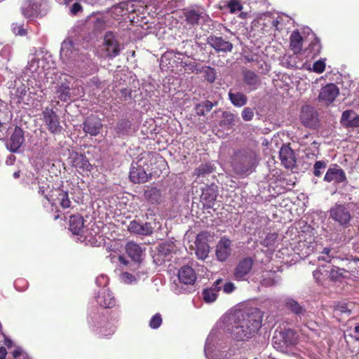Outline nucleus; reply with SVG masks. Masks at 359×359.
<instances>
[{"mask_svg":"<svg viewBox=\"0 0 359 359\" xmlns=\"http://www.w3.org/2000/svg\"><path fill=\"white\" fill-rule=\"evenodd\" d=\"M129 177L133 183H144L148 180V175L141 166H133L130 170Z\"/></svg>","mask_w":359,"mask_h":359,"instance_id":"a878e982","label":"nucleus"},{"mask_svg":"<svg viewBox=\"0 0 359 359\" xmlns=\"http://www.w3.org/2000/svg\"><path fill=\"white\" fill-rule=\"evenodd\" d=\"M298 341V335L297 332L292 329H285L273 337V342L280 346H290L295 345Z\"/></svg>","mask_w":359,"mask_h":359,"instance_id":"39448f33","label":"nucleus"},{"mask_svg":"<svg viewBox=\"0 0 359 359\" xmlns=\"http://www.w3.org/2000/svg\"><path fill=\"white\" fill-rule=\"evenodd\" d=\"M177 276L180 282L184 285H194L196 280V273L194 269L187 265L180 268Z\"/></svg>","mask_w":359,"mask_h":359,"instance_id":"412c9836","label":"nucleus"},{"mask_svg":"<svg viewBox=\"0 0 359 359\" xmlns=\"http://www.w3.org/2000/svg\"><path fill=\"white\" fill-rule=\"evenodd\" d=\"M57 198L59 200L60 205L62 208L66 209L71 206L72 202L70 201L69 194L67 191L60 190Z\"/></svg>","mask_w":359,"mask_h":359,"instance_id":"58836bf2","label":"nucleus"},{"mask_svg":"<svg viewBox=\"0 0 359 359\" xmlns=\"http://www.w3.org/2000/svg\"><path fill=\"white\" fill-rule=\"evenodd\" d=\"M102 126L101 119L93 115L87 116L83 123V131L91 136L97 135L100 133Z\"/></svg>","mask_w":359,"mask_h":359,"instance_id":"ddd939ff","label":"nucleus"},{"mask_svg":"<svg viewBox=\"0 0 359 359\" xmlns=\"http://www.w3.org/2000/svg\"><path fill=\"white\" fill-rule=\"evenodd\" d=\"M212 236L208 231L199 233L196 238V255L198 259H205L209 253L210 246L208 243L211 241Z\"/></svg>","mask_w":359,"mask_h":359,"instance_id":"20e7f679","label":"nucleus"},{"mask_svg":"<svg viewBox=\"0 0 359 359\" xmlns=\"http://www.w3.org/2000/svg\"><path fill=\"white\" fill-rule=\"evenodd\" d=\"M235 285L231 282L226 283L224 285V292L226 293L232 292L235 290Z\"/></svg>","mask_w":359,"mask_h":359,"instance_id":"bf43d9fd","label":"nucleus"},{"mask_svg":"<svg viewBox=\"0 0 359 359\" xmlns=\"http://www.w3.org/2000/svg\"><path fill=\"white\" fill-rule=\"evenodd\" d=\"M13 176L15 177V178H18L20 177V170H18L16 172H15L13 175Z\"/></svg>","mask_w":359,"mask_h":359,"instance_id":"774afa93","label":"nucleus"},{"mask_svg":"<svg viewBox=\"0 0 359 359\" xmlns=\"http://www.w3.org/2000/svg\"><path fill=\"white\" fill-rule=\"evenodd\" d=\"M242 118L244 121H251L254 117V111L250 107H245L241 113Z\"/></svg>","mask_w":359,"mask_h":359,"instance_id":"3c124183","label":"nucleus"},{"mask_svg":"<svg viewBox=\"0 0 359 359\" xmlns=\"http://www.w3.org/2000/svg\"><path fill=\"white\" fill-rule=\"evenodd\" d=\"M306 52H308V57L313 58L318 55L321 51V44L320 42V39L317 37H315L314 39L309 43L307 48L305 50Z\"/></svg>","mask_w":359,"mask_h":359,"instance_id":"f704fd0d","label":"nucleus"},{"mask_svg":"<svg viewBox=\"0 0 359 359\" xmlns=\"http://www.w3.org/2000/svg\"><path fill=\"white\" fill-rule=\"evenodd\" d=\"M215 170L214 166L210 163L201 164L197 168L195 169L194 175L197 179L204 177L207 175L213 172Z\"/></svg>","mask_w":359,"mask_h":359,"instance_id":"473e14b6","label":"nucleus"},{"mask_svg":"<svg viewBox=\"0 0 359 359\" xmlns=\"http://www.w3.org/2000/svg\"><path fill=\"white\" fill-rule=\"evenodd\" d=\"M162 324V318L161 314L156 313L149 320V326L152 329L158 328Z\"/></svg>","mask_w":359,"mask_h":359,"instance_id":"49530a36","label":"nucleus"},{"mask_svg":"<svg viewBox=\"0 0 359 359\" xmlns=\"http://www.w3.org/2000/svg\"><path fill=\"white\" fill-rule=\"evenodd\" d=\"M235 115L232 113L226 111L222 114V120L220 121L219 125L221 127L224 128L229 129L231 128L233 126L235 125Z\"/></svg>","mask_w":359,"mask_h":359,"instance_id":"e433bc0d","label":"nucleus"},{"mask_svg":"<svg viewBox=\"0 0 359 359\" xmlns=\"http://www.w3.org/2000/svg\"><path fill=\"white\" fill-rule=\"evenodd\" d=\"M69 230L74 235L79 236V239H87L86 230L84 227L83 217L79 214L72 215L69 217Z\"/></svg>","mask_w":359,"mask_h":359,"instance_id":"6e6552de","label":"nucleus"},{"mask_svg":"<svg viewBox=\"0 0 359 359\" xmlns=\"http://www.w3.org/2000/svg\"><path fill=\"white\" fill-rule=\"evenodd\" d=\"M126 251L132 260L140 262L143 250L139 244L133 241L128 242L126 245Z\"/></svg>","mask_w":359,"mask_h":359,"instance_id":"bb28decb","label":"nucleus"},{"mask_svg":"<svg viewBox=\"0 0 359 359\" xmlns=\"http://www.w3.org/2000/svg\"><path fill=\"white\" fill-rule=\"evenodd\" d=\"M11 29L13 34L21 36H26L27 34V29L23 28V24L13 23Z\"/></svg>","mask_w":359,"mask_h":359,"instance_id":"a18cd8bd","label":"nucleus"},{"mask_svg":"<svg viewBox=\"0 0 359 359\" xmlns=\"http://www.w3.org/2000/svg\"><path fill=\"white\" fill-rule=\"evenodd\" d=\"M222 282L221 279L217 280L212 287L206 288L203 291V297L205 302L211 303L216 300L217 292L220 290L219 285Z\"/></svg>","mask_w":359,"mask_h":359,"instance_id":"c85d7f7f","label":"nucleus"},{"mask_svg":"<svg viewBox=\"0 0 359 359\" xmlns=\"http://www.w3.org/2000/svg\"><path fill=\"white\" fill-rule=\"evenodd\" d=\"M335 312L340 313H351V310L348 309L346 304L337 305L334 309Z\"/></svg>","mask_w":359,"mask_h":359,"instance_id":"6e6d98bb","label":"nucleus"},{"mask_svg":"<svg viewBox=\"0 0 359 359\" xmlns=\"http://www.w3.org/2000/svg\"><path fill=\"white\" fill-rule=\"evenodd\" d=\"M231 244L230 239L223 237L220 239L216 247V256L219 261H226L231 254Z\"/></svg>","mask_w":359,"mask_h":359,"instance_id":"a211bd4d","label":"nucleus"},{"mask_svg":"<svg viewBox=\"0 0 359 359\" xmlns=\"http://www.w3.org/2000/svg\"><path fill=\"white\" fill-rule=\"evenodd\" d=\"M6 348L4 347H0V359L6 358Z\"/></svg>","mask_w":359,"mask_h":359,"instance_id":"0e129e2a","label":"nucleus"},{"mask_svg":"<svg viewBox=\"0 0 359 359\" xmlns=\"http://www.w3.org/2000/svg\"><path fill=\"white\" fill-rule=\"evenodd\" d=\"M97 303L105 309L112 308L116 304V299L108 289H102L96 298Z\"/></svg>","mask_w":359,"mask_h":359,"instance_id":"b1692460","label":"nucleus"},{"mask_svg":"<svg viewBox=\"0 0 359 359\" xmlns=\"http://www.w3.org/2000/svg\"><path fill=\"white\" fill-rule=\"evenodd\" d=\"M323 180L339 184L347 182V177L345 171L338 164L334 163L327 170Z\"/></svg>","mask_w":359,"mask_h":359,"instance_id":"0eeeda50","label":"nucleus"},{"mask_svg":"<svg viewBox=\"0 0 359 359\" xmlns=\"http://www.w3.org/2000/svg\"><path fill=\"white\" fill-rule=\"evenodd\" d=\"M253 259L251 257H245L238 262L233 271L234 278L237 280H243L251 271L253 266Z\"/></svg>","mask_w":359,"mask_h":359,"instance_id":"9b49d317","label":"nucleus"},{"mask_svg":"<svg viewBox=\"0 0 359 359\" xmlns=\"http://www.w3.org/2000/svg\"><path fill=\"white\" fill-rule=\"evenodd\" d=\"M325 69V63L323 60H319L313 63V70L318 74L323 73Z\"/></svg>","mask_w":359,"mask_h":359,"instance_id":"8fccbe9b","label":"nucleus"},{"mask_svg":"<svg viewBox=\"0 0 359 359\" xmlns=\"http://www.w3.org/2000/svg\"><path fill=\"white\" fill-rule=\"evenodd\" d=\"M121 95L124 98H126L127 97H131V91L128 90L127 88L122 89L121 90Z\"/></svg>","mask_w":359,"mask_h":359,"instance_id":"e2e57ef3","label":"nucleus"},{"mask_svg":"<svg viewBox=\"0 0 359 359\" xmlns=\"http://www.w3.org/2000/svg\"><path fill=\"white\" fill-rule=\"evenodd\" d=\"M205 79L210 83H213L216 79L215 70L210 67H207L204 71Z\"/></svg>","mask_w":359,"mask_h":359,"instance_id":"de8ad7c7","label":"nucleus"},{"mask_svg":"<svg viewBox=\"0 0 359 359\" xmlns=\"http://www.w3.org/2000/svg\"><path fill=\"white\" fill-rule=\"evenodd\" d=\"M207 43L218 53L231 52L233 47L230 41L215 35H210L207 38Z\"/></svg>","mask_w":359,"mask_h":359,"instance_id":"2eb2a0df","label":"nucleus"},{"mask_svg":"<svg viewBox=\"0 0 359 359\" xmlns=\"http://www.w3.org/2000/svg\"><path fill=\"white\" fill-rule=\"evenodd\" d=\"M43 120L48 130L52 134H60L62 127L60 124L58 116L53 109L46 107L42 112Z\"/></svg>","mask_w":359,"mask_h":359,"instance_id":"423d86ee","label":"nucleus"},{"mask_svg":"<svg viewBox=\"0 0 359 359\" xmlns=\"http://www.w3.org/2000/svg\"><path fill=\"white\" fill-rule=\"evenodd\" d=\"M70 11L72 15H76L79 12L82 11V6L79 3L76 2L73 4Z\"/></svg>","mask_w":359,"mask_h":359,"instance_id":"13d9d810","label":"nucleus"},{"mask_svg":"<svg viewBox=\"0 0 359 359\" xmlns=\"http://www.w3.org/2000/svg\"><path fill=\"white\" fill-rule=\"evenodd\" d=\"M327 168V163L324 161H317L313 165V173L316 177H321L323 170Z\"/></svg>","mask_w":359,"mask_h":359,"instance_id":"a19ab883","label":"nucleus"},{"mask_svg":"<svg viewBox=\"0 0 359 359\" xmlns=\"http://www.w3.org/2000/svg\"><path fill=\"white\" fill-rule=\"evenodd\" d=\"M217 197V187L215 184L207 185L202 189L201 201L206 209L212 208Z\"/></svg>","mask_w":359,"mask_h":359,"instance_id":"f8f14e48","label":"nucleus"},{"mask_svg":"<svg viewBox=\"0 0 359 359\" xmlns=\"http://www.w3.org/2000/svg\"><path fill=\"white\" fill-rule=\"evenodd\" d=\"M262 312L257 308L236 312L229 330L231 338L236 341H246L258 332L262 325Z\"/></svg>","mask_w":359,"mask_h":359,"instance_id":"f257e3e1","label":"nucleus"},{"mask_svg":"<svg viewBox=\"0 0 359 359\" xmlns=\"http://www.w3.org/2000/svg\"><path fill=\"white\" fill-rule=\"evenodd\" d=\"M69 159L72 166L79 172H88L92 169V165L84 154L74 152L71 154Z\"/></svg>","mask_w":359,"mask_h":359,"instance_id":"dca6fc26","label":"nucleus"},{"mask_svg":"<svg viewBox=\"0 0 359 359\" xmlns=\"http://www.w3.org/2000/svg\"><path fill=\"white\" fill-rule=\"evenodd\" d=\"M147 196L149 200L157 201L160 197V192L156 188H152L149 191Z\"/></svg>","mask_w":359,"mask_h":359,"instance_id":"864d4df0","label":"nucleus"},{"mask_svg":"<svg viewBox=\"0 0 359 359\" xmlns=\"http://www.w3.org/2000/svg\"><path fill=\"white\" fill-rule=\"evenodd\" d=\"M131 126L130 121L123 118L117 123L114 130L118 137L128 135L130 133Z\"/></svg>","mask_w":359,"mask_h":359,"instance_id":"7c9ffc66","label":"nucleus"},{"mask_svg":"<svg viewBox=\"0 0 359 359\" xmlns=\"http://www.w3.org/2000/svg\"><path fill=\"white\" fill-rule=\"evenodd\" d=\"M278 281V278L275 273L268 274L262 280V285L265 287H271L275 285Z\"/></svg>","mask_w":359,"mask_h":359,"instance_id":"79ce46f5","label":"nucleus"},{"mask_svg":"<svg viewBox=\"0 0 359 359\" xmlns=\"http://www.w3.org/2000/svg\"><path fill=\"white\" fill-rule=\"evenodd\" d=\"M227 8L229 9L230 13H235L242 11L243 6L238 0H230L227 4Z\"/></svg>","mask_w":359,"mask_h":359,"instance_id":"37998d69","label":"nucleus"},{"mask_svg":"<svg viewBox=\"0 0 359 359\" xmlns=\"http://www.w3.org/2000/svg\"><path fill=\"white\" fill-rule=\"evenodd\" d=\"M278 236V234L276 232L269 233L263 241L262 244L266 247H271L274 245Z\"/></svg>","mask_w":359,"mask_h":359,"instance_id":"c03bdc74","label":"nucleus"},{"mask_svg":"<svg viewBox=\"0 0 359 359\" xmlns=\"http://www.w3.org/2000/svg\"><path fill=\"white\" fill-rule=\"evenodd\" d=\"M104 46L107 55L113 58L120 53V47L118 41L111 32H107L104 37Z\"/></svg>","mask_w":359,"mask_h":359,"instance_id":"4468645a","label":"nucleus"},{"mask_svg":"<svg viewBox=\"0 0 359 359\" xmlns=\"http://www.w3.org/2000/svg\"><path fill=\"white\" fill-rule=\"evenodd\" d=\"M56 93L58 95V98L64 102H67L70 99V86L69 82H62L57 87Z\"/></svg>","mask_w":359,"mask_h":359,"instance_id":"72a5a7b5","label":"nucleus"},{"mask_svg":"<svg viewBox=\"0 0 359 359\" xmlns=\"http://www.w3.org/2000/svg\"><path fill=\"white\" fill-rule=\"evenodd\" d=\"M229 98L233 105L237 107L245 106L248 100V97L241 92L233 93L231 90L229 92Z\"/></svg>","mask_w":359,"mask_h":359,"instance_id":"c756f323","label":"nucleus"},{"mask_svg":"<svg viewBox=\"0 0 359 359\" xmlns=\"http://www.w3.org/2000/svg\"><path fill=\"white\" fill-rule=\"evenodd\" d=\"M242 75L243 82L250 91L257 90L261 85V79L254 71L248 69H243Z\"/></svg>","mask_w":359,"mask_h":359,"instance_id":"6ab92c4d","label":"nucleus"},{"mask_svg":"<svg viewBox=\"0 0 359 359\" xmlns=\"http://www.w3.org/2000/svg\"><path fill=\"white\" fill-rule=\"evenodd\" d=\"M48 187H46L45 186H41L39 188V194H40L41 196H43L44 198L50 203L51 205H54L53 200L50 198V197L46 194V190H48Z\"/></svg>","mask_w":359,"mask_h":359,"instance_id":"5fc2aeb1","label":"nucleus"},{"mask_svg":"<svg viewBox=\"0 0 359 359\" xmlns=\"http://www.w3.org/2000/svg\"><path fill=\"white\" fill-rule=\"evenodd\" d=\"M281 163L286 168H292L296 163L293 151L288 146H283L279 151Z\"/></svg>","mask_w":359,"mask_h":359,"instance_id":"5701e85b","label":"nucleus"},{"mask_svg":"<svg viewBox=\"0 0 359 359\" xmlns=\"http://www.w3.org/2000/svg\"><path fill=\"white\" fill-rule=\"evenodd\" d=\"M95 27L101 29L104 28V22L102 19H97L95 22Z\"/></svg>","mask_w":359,"mask_h":359,"instance_id":"680f3d73","label":"nucleus"},{"mask_svg":"<svg viewBox=\"0 0 359 359\" xmlns=\"http://www.w3.org/2000/svg\"><path fill=\"white\" fill-rule=\"evenodd\" d=\"M341 123L346 128H358L359 115L353 110H346L342 113Z\"/></svg>","mask_w":359,"mask_h":359,"instance_id":"393cba45","label":"nucleus"},{"mask_svg":"<svg viewBox=\"0 0 359 359\" xmlns=\"http://www.w3.org/2000/svg\"><path fill=\"white\" fill-rule=\"evenodd\" d=\"M128 3L127 1H122L120 2L115 8V11L120 10V12H125L123 14H121V15H127L130 11L128 8Z\"/></svg>","mask_w":359,"mask_h":359,"instance_id":"603ef678","label":"nucleus"},{"mask_svg":"<svg viewBox=\"0 0 359 359\" xmlns=\"http://www.w3.org/2000/svg\"><path fill=\"white\" fill-rule=\"evenodd\" d=\"M74 46L72 42H63L60 50L61 55H64L68 58L72 57L74 54L72 50Z\"/></svg>","mask_w":359,"mask_h":359,"instance_id":"ea45409f","label":"nucleus"},{"mask_svg":"<svg viewBox=\"0 0 359 359\" xmlns=\"http://www.w3.org/2000/svg\"><path fill=\"white\" fill-rule=\"evenodd\" d=\"M21 354V351L20 350H15L13 352V355L14 358H18V356H20Z\"/></svg>","mask_w":359,"mask_h":359,"instance_id":"69168bd1","label":"nucleus"},{"mask_svg":"<svg viewBox=\"0 0 359 359\" xmlns=\"http://www.w3.org/2000/svg\"><path fill=\"white\" fill-rule=\"evenodd\" d=\"M128 229L130 233L142 236H149L153 233V227L151 223H140L136 220L130 222Z\"/></svg>","mask_w":359,"mask_h":359,"instance_id":"aec40b11","label":"nucleus"},{"mask_svg":"<svg viewBox=\"0 0 359 359\" xmlns=\"http://www.w3.org/2000/svg\"><path fill=\"white\" fill-rule=\"evenodd\" d=\"M257 153L249 148L235 152L232 160V168L236 175L247 176L252 173L258 165Z\"/></svg>","mask_w":359,"mask_h":359,"instance_id":"f03ea898","label":"nucleus"},{"mask_svg":"<svg viewBox=\"0 0 359 359\" xmlns=\"http://www.w3.org/2000/svg\"><path fill=\"white\" fill-rule=\"evenodd\" d=\"M285 306L292 313L301 316L306 313V309L293 299H288L285 302Z\"/></svg>","mask_w":359,"mask_h":359,"instance_id":"2f4dec72","label":"nucleus"},{"mask_svg":"<svg viewBox=\"0 0 359 359\" xmlns=\"http://www.w3.org/2000/svg\"><path fill=\"white\" fill-rule=\"evenodd\" d=\"M25 142L24 132L16 126L11 135L8 146L12 152L17 153Z\"/></svg>","mask_w":359,"mask_h":359,"instance_id":"f3484780","label":"nucleus"},{"mask_svg":"<svg viewBox=\"0 0 359 359\" xmlns=\"http://www.w3.org/2000/svg\"><path fill=\"white\" fill-rule=\"evenodd\" d=\"M243 59L245 60V63H250V65H248V67L251 69H253L255 71L260 73H265L266 72H268L267 64L258 55H244Z\"/></svg>","mask_w":359,"mask_h":359,"instance_id":"4be33fe9","label":"nucleus"},{"mask_svg":"<svg viewBox=\"0 0 359 359\" xmlns=\"http://www.w3.org/2000/svg\"><path fill=\"white\" fill-rule=\"evenodd\" d=\"M330 217L343 227H348L351 219L348 208L342 204H335L330 210Z\"/></svg>","mask_w":359,"mask_h":359,"instance_id":"7ed1b4c3","label":"nucleus"},{"mask_svg":"<svg viewBox=\"0 0 359 359\" xmlns=\"http://www.w3.org/2000/svg\"><path fill=\"white\" fill-rule=\"evenodd\" d=\"M342 276V273L340 271L339 269H332L330 272V277L332 280H337L340 276Z\"/></svg>","mask_w":359,"mask_h":359,"instance_id":"4d7b16f0","label":"nucleus"},{"mask_svg":"<svg viewBox=\"0 0 359 359\" xmlns=\"http://www.w3.org/2000/svg\"><path fill=\"white\" fill-rule=\"evenodd\" d=\"M290 48L294 54L299 53L303 48V37L298 30L292 32L290 36Z\"/></svg>","mask_w":359,"mask_h":359,"instance_id":"cd10ccee","label":"nucleus"},{"mask_svg":"<svg viewBox=\"0 0 359 359\" xmlns=\"http://www.w3.org/2000/svg\"><path fill=\"white\" fill-rule=\"evenodd\" d=\"M186 21L191 25H198L200 19L202 18L201 13L195 10H187L184 12Z\"/></svg>","mask_w":359,"mask_h":359,"instance_id":"c9c22d12","label":"nucleus"},{"mask_svg":"<svg viewBox=\"0 0 359 359\" xmlns=\"http://www.w3.org/2000/svg\"><path fill=\"white\" fill-rule=\"evenodd\" d=\"M213 107L212 102L206 100L196 107V114L198 116H204L207 112H209Z\"/></svg>","mask_w":359,"mask_h":359,"instance_id":"4c0bfd02","label":"nucleus"},{"mask_svg":"<svg viewBox=\"0 0 359 359\" xmlns=\"http://www.w3.org/2000/svg\"><path fill=\"white\" fill-rule=\"evenodd\" d=\"M59 212H60L59 210H57L56 212H55V215L53 216V219L54 220H57V219H58L60 217V215Z\"/></svg>","mask_w":359,"mask_h":359,"instance_id":"338daca9","label":"nucleus"},{"mask_svg":"<svg viewBox=\"0 0 359 359\" xmlns=\"http://www.w3.org/2000/svg\"><path fill=\"white\" fill-rule=\"evenodd\" d=\"M339 93V88L335 84H327L320 89L318 100L326 105H329L334 101Z\"/></svg>","mask_w":359,"mask_h":359,"instance_id":"9d476101","label":"nucleus"},{"mask_svg":"<svg viewBox=\"0 0 359 359\" xmlns=\"http://www.w3.org/2000/svg\"><path fill=\"white\" fill-rule=\"evenodd\" d=\"M10 125L9 121L2 122L0 121V140H4L8 136Z\"/></svg>","mask_w":359,"mask_h":359,"instance_id":"09e8293b","label":"nucleus"},{"mask_svg":"<svg viewBox=\"0 0 359 359\" xmlns=\"http://www.w3.org/2000/svg\"><path fill=\"white\" fill-rule=\"evenodd\" d=\"M300 120L304 126L316 128L318 123V113L313 107L308 105L304 106L301 110Z\"/></svg>","mask_w":359,"mask_h":359,"instance_id":"1a4fd4ad","label":"nucleus"},{"mask_svg":"<svg viewBox=\"0 0 359 359\" xmlns=\"http://www.w3.org/2000/svg\"><path fill=\"white\" fill-rule=\"evenodd\" d=\"M122 278L125 281H128V283H132L133 280H135V277L128 272H124L122 273Z\"/></svg>","mask_w":359,"mask_h":359,"instance_id":"052dcab7","label":"nucleus"}]
</instances>
